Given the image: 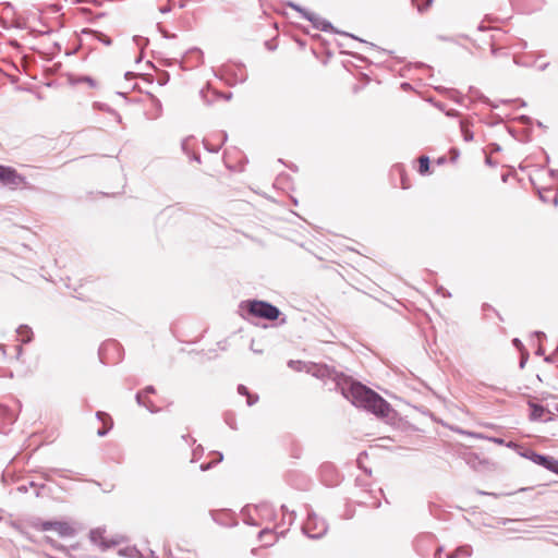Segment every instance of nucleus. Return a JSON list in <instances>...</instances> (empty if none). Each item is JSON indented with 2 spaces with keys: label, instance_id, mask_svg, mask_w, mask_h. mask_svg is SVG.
<instances>
[{
  "label": "nucleus",
  "instance_id": "f257e3e1",
  "mask_svg": "<svg viewBox=\"0 0 558 558\" xmlns=\"http://www.w3.org/2000/svg\"><path fill=\"white\" fill-rule=\"evenodd\" d=\"M347 397L354 405L365 409L377 417H388L392 411L384 398L361 383L351 384Z\"/></svg>",
  "mask_w": 558,
  "mask_h": 558
},
{
  "label": "nucleus",
  "instance_id": "f03ea898",
  "mask_svg": "<svg viewBox=\"0 0 558 558\" xmlns=\"http://www.w3.org/2000/svg\"><path fill=\"white\" fill-rule=\"evenodd\" d=\"M245 307L251 315L268 320L277 319L280 314L276 306L264 301H247Z\"/></svg>",
  "mask_w": 558,
  "mask_h": 558
},
{
  "label": "nucleus",
  "instance_id": "7ed1b4c3",
  "mask_svg": "<svg viewBox=\"0 0 558 558\" xmlns=\"http://www.w3.org/2000/svg\"><path fill=\"white\" fill-rule=\"evenodd\" d=\"M0 182L12 189L25 185L26 180L14 168L0 165Z\"/></svg>",
  "mask_w": 558,
  "mask_h": 558
},
{
  "label": "nucleus",
  "instance_id": "20e7f679",
  "mask_svg": "<svg viewBox=\"0 0 558 558\" xmlns=\"http://www.w3.org/2000/svg\"><path fill=\"white\" fill-rule=\"evenodd\" d=\"M36 527L40 531H53L60 536H70L73 534V529L66 522L61 521H41L36 523Z\"/></svg>",
  "mask_w": 558,
  "mask_h": 558
},
{
  "label": "nucleus",
  "instance_id": "39448f33",
  "mask_svg": "<svg viewBox=\"0 0 558 558\" xmlns=\"http://www.w3.org/2000/svg\"><path fill=\"white\" fill-rule=\"evenodd\" d=\"M530 408V420L532 421H542L547 422L553 420V413L545 407L535 403L534 401H529Z\"/></svg>",
  "mask_w": 558,
  "mask_h": 558
},
{
  "label": "nucleus",
  "instance_id": "423d86ee",
  "mask_svg": "<svg viewBox=\"0 0 558 558\" xmlns=\"http://www.w3.org/2000/svg\"><path fill=\"white\" fill-rule=\"evenodd\" d=\"M533 461L554 473L558 471V460L554 458L534 454Z\"/></svg>",
  "mask_w": 558,
  "mask_h": 558
},
{
  "label": "nucleus",
  "instance_id": "0eeeda50",
  "mask_svg": "<svg viewBox=\"0 0 558 558\" xmlns=\"http://www.w3.org/2000/svg\"><path fill=\"white\" fill-rule=\"evenodd\" d=\"M17 341L22 343H27L33 339V330L25 325H22L16 330Z\"/></svg>",
  "mask_w": 558,
  "mask_h": 558
},
{
  "label": "nucleus",
  "instance_id": "6e6552de",
  "mask_svg": "<svg viewBox=\"0 0 558 558\" xmlns=\"http://www.w3.org/2000/svg\"><path fill=\"white\" fill-rule=\"evenodd\" d=\"M418 172L423 175L429 172V158L428 157L421 156L418 158Z\"/></svg>",
  "mask_w": 558,
  "mask_h": 558
},
{
  "label": "nucleus",
  "instance_id": "1a4fd4ad",
  "mask_svg": "<svg viewBox=\"0 0 558 558\" xmlns=\"http://www.w3.org/2000/svg\"><path fill=\"white\" fill-rule=\"evenodd\" d=\"M433 0H412V3L417 8L418 12L424 13L430 7Z\"/></svg>",
  "mask_w": 558,
  "mask_h": 558
},
{
  "label": "nucleus",
  "instance_id": "9d476101",
  "mask_svg": "<svg viewBox=\"0 0 558 558\" xmlns=\"http://www.w3.org/2000/svg\"><path fill=\"white\" fill-rule=\"evenodd\" d=\"M238 391L240 395H243V396H247V403L251 405L255 402V400H253L251 398V396L248 395V390L245 386L243 385H240L239 388H238Z\"/></svg>",
  "mask_w": 558,
  "mask_h": 558
},
{
  "label": "nucleus",
  "instance_id": "9b49d317",
  "mask_svg": "<svg viewBox=\"0 0 558 558\" xmlns=\"http://www.w3.org/2000/svg\"><path fill=\"white\" fill-rule=\"evenodd\" d=\"M401 185H402V189H409L410 187V181H409V179L407 178V175L404 174L403 171L401 173Z\"/></svg>",
  "mask_w": 558,
  "mask_h": 558
},
{
  "label": "nucleus",
  "instance_id": "f8f14e48",
  "mask_svg": "<svg viewBox=\"0 0 558 558\" xmlns=\"http://www.w3.org/2000/svg\"><path fill=\"white\" fill-rule=\"evenodd\" d=\"M98 416L104 422L105 426L107 425V421H110V417L105 413H100Z\"/></svg>",
  "mask_w": 558,
  "mask_h": 558
},
{
  "label": "nucleus",
  "instance_id": "ddd939ff",
  "mask_svg": "<svg viewBox=\"0 0 558 558\" xmlns=\"http://www.w3.org/2000/svg\"><path fill=\"white\" fill-rule=\"evenodd\" d=\"M111 426H112V423L110 422V425L108 427H105V428L98 430V435L104 436Z\"/></svg>",
  "mask_w": 558,
  "mask_h": 558
},
{
  "label": "nucleus",
  "instance_id": "4468645a",
  "mask_svg": "<svg viewBox=\"0 0 558 558\" xmlns=\"http://www.w3.org/2000/svg\"><path fill=\"white\" fill-rule=\"evenodd\" d=\"M16 359H20L21 354H22V347L19 345L17 349H16Z\"/></svg>",
  "mask_w": 558,
  "mask_h": 558
},
{
  "label": "nucleus",
  "instance_id": "2eb2a0df",
  "mask_svg": "<svg viewBox=\"0 0 558 558\" xmlns=\"http://www.w3.org/2000/svg\"><path fill=\"white\" fill-rule=\"evenodd\" d=\"M0 348H1V350H2V353H5L4 345H1Z\"/></svg>",
  "mask_w": 558,
  "mask_h": 558
},
{
  "label": "nucleus",
  "instance_id": "dca6fc26",
  "mask_svg": "<svg viewBox=\"0 0 558 558\" xmlns=\"http://www.w3.org/2000/svg\"><path fill=\"white\" fill-rule=\"evenodd\" d=\"M514 343H515V345H519V340H518V339H515V340H514Z\"/></svg>",
  "mask_w": 558,
  "mask_h": 558
}]
</instances>
